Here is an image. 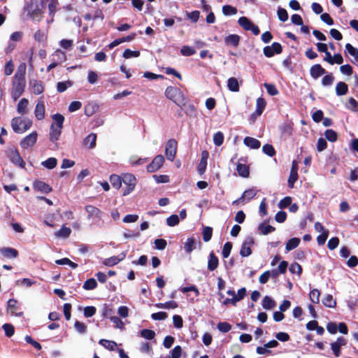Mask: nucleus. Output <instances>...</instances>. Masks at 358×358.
I'll return each instance as SVG.
<instances>
[{
	"instance_id": "1",
	"label": "nucleus",
	"mask_w": 358,
	"mask_h": 358,
	"mask_svg": "<svg viewBox=\"0 0 358 358\" xmlns=\"http://www.w3.org/2000/svg\"><path fill=\"white\" fill-rule=\"evenodd\" d=\"M24 11L27 15L34 21L39 22L43 18V11L39 8L38 3L35 1H31L24 7Z\"/></svg>"
},
{
	"instance_id": "2",
	"label": "nucleus",
	"mask_w": 358,
	"mask_h": 358,
	"mask_svg": "<svg viewBox=\"0 0 358 358\" xmlns=\"http://www.w3.org/2000/svg\"><path fill=\"white\" fill-rule=\"evenodd\" d=\"M32 122L27 117H15L11 120L13 130L17 134H23L31 128Z\"/></svg>"
},
{
	"instance_id": "3",
	"label": "nucleus",
	"mask_w": 358,
	"mask_h": 358,
	"mask_svg": "<svg viewBox=\"0 0 358 358\" xmlns=\"http://www.w3.org/2000/svg\"><path fill=\"white\" fill-rule=\"evenodd\" d=\"M165 96L178 106L185 103V97L181 91L175 87L169 86L165 90Z\"/></svg>"
},
{
	"instance_id": "4",
	"label": "nucleus",
	"mask_w": 358,
	"mask_h": 358,
	"mask_svg": "<svg viewBox=\"0 0 358 358\" xmlns=\"http://www.w3.org/2000/svg\"><path fill=\"white\" fill-rule=\"evenodd\" d=\"M25 87V80L13 78L11 88V96L15 101L17 100L23 94Z\"/></svg>"
},
{
	"instance_id": "5",
	"label": "nucleus",
	"mask_w": 358,
	"mask_h": 358,
	"mask_svg": "<svg viewBox=\"0 0 358 358\" xmlns=\"http://www.w3.org/2000/svg\"><path fill=\"white\" fill-rule=\"evenodd\" d=\"M122 182L127 186L123 191V196L129 194L135 188L136 179L131 173H125L122 176Z\"/></svg>"
},
{
	"instance_id": "6",
	"label": "nucleus",
	"mask_w": 358,
	"mask_h": 358,
	"mask_svg": "<svg viewBox=\"0 0 358 358\" xmlns=\"http://www.w3.org/2000/svg\"><path fill=\"white\" fill-rule=\"evenodd\" d=\"M177 150V141L175 139H169L166 144L165 155L166 159L171 162L173 161Z\"/></svg>"
},
{
	"instance_id": "7",
	"label": "nucleus",
	"mask_w": 358,
	"mask_h": 358,
	"mask_svg": "<svg viewBox=\"0 0 358 358\" xmlns=\"http://www.w3.org/2000/svg\"><path fill=\"white\" fill-rule=\"evenodd\" d=\"M282 51V45L277 42H274L271 45L264 48L263 52L266 57H271L275 54H280Z\"/></svg>"
},
{
	"instance_id": "8",
	"label": "nucleus",
	"mask_w": 358,
	"mask_h": 358,
	"mask_svg": "<svg viewBox=\"0 0 358 358\" xmlns=\"http://www.w3.org/2000/svg\"><path fill=\"white\" fill-rule=\"evenodd\" d=\"M38 134L36 131H33L30 134L25 136L20 143V146L24 149H27L32 147L36 142Z\"/></svg>"
},
{
	"instance_id": "9",
	"label": "nucleus",
	"mask_w": 358,
	"mask_h": 358,
	"mask_svg": "<svg viewBox=\"0 0 358 358\" xmlns=\"http://www.w3.org/2000/svg\"><path fill=\"white\" fill-rule=\"evenodd\" d=\"M254 239L252 237H247L243 243H242L240 255L241 256L245 257H248L252 254L251 246L254 244Z\"/></svg>"
},
{
	"instance_id": "10",
	"label": "nucleus",
	"mask_w": 358,
	"mask_h": 358,
	"mask_svg": "<svg viewBox=\"0 0 358 358\" xmlns=\"http://www.w3.org/2000/svg\"><path fill=\"white\" fill-rule=\"evenodd\" d=\"M164 162V158L162 155L156 156L152 162L147 166V171L153 173L159 170Z\"/></svg>"
},
{
	"instance_id": "11",
	"label": "nucleus",
	"mask_w": 358,
	"mask_h": 358,
	"mask_svg": "<svg viewBox=\"0 0 358 358\" xmlns=\"http://www.w3.org/2000/svg\"><path fill=\"white\" fill-rule=\"evenodd\" d=\"M9 158L15 165L18 166L22 169L24 168L25 162L17 150L10 151L9 153Z\"/></svg>"
},
{
	"instance_id": "12",
	"label": "nucleus",
	"mask_w": 358,
	"mask_h": 358,
	"mask_svg": "<svg viewBox=\"0 0 358 358\" xmlns=\"http://www.w3.org/2000/svg\"><path fill=\"white\" fill-rule=\"evenodd\" d=\"M257 192V190L255 188L247 189L243 193L242 196L238 199L234 201V203H238L243 200L249 201L256 196Z\"/></svg>"
},
{
	"instance_id": "13",
	"label": "nucleus",
	"mask_w": 358,
	"mask_h": 358,
	"mask_svg": "<svg viewBox=\"0 0 358 358\" xmlns=\"http://www.w3.org/2000/svg\"><path fill=\"white\" fill-rule=\"evenodd\" d=\"M53 57H57V62H52L47 67V71H50L52 69L55 68L59 64L62 63L63 61L66 59V55L64 52L59 50H57L53 55Z\"/></svg>"
},
{
	"instance_id": "14",
	"label": "nucleus",
	"mask_w": 358,
	"mask_h": 358,
	"mask_svg": "<svg viewBox=\"0 0 358 358\" xmlns=\"http://www.w3.org/2000/svg\"><path fill=\"white\" fill-rule=\"evenodd\" d=\"M7 312L11 315H15L20 317L22 315V312H17V301L13 299H10L8 301Z\"/></svg>"
},
{
	"instance_id": "15",
	"label": "nucleus",
	"mask_w": 358,
	"mask_h": 358,
	"mask_svg": "<svg viewBox=\"0 0 358 358\" xmlns=\"http://www.w3.org/2000/svg\"><path fill=\"white\" fill-rule=\"evenodd\" d=\"M86 212L87 213V218L91 219L93 217L101 218L102 212L96 207L92 205H87L85 207Z\"/></svg>"
},
{
	"instance_id": "16",
	"label": "nucleus",
	"mask_w": 358,
	"mask_h": 358,
	"mask_svg": "<svg viewBox=\"0 0 358 358\" xmlns=\"http://www.w3.org/2000/svg\"><path fill=\"white\" fill-rule=\"evenodd\" d=\"M34 114L36 118L38 120H41L45 117V104L42 100L38 101L35 107Z\"/></svg>"
},
{
	"instance_id": "17",
	"label": "nucleus",
	"mask_w": 358,
	"mask_h": 358,
	"mask_svg": "<svg viewBox=\"0 0 358 358\" xmlns=\"http://www.w3.org/2000/svg\"><path fill=\"white\" fill-rule=\"evenodd\" d=\"M325 73V69L322 68L320 64H315L312 66L310 69V76L314 79H317L319 77L324 75Z\"/></svg>"
},
{
	"instance_id": "18",
	"label": "nucleus",
	"mask_w": 358,
	"mask_h": 358,
	"mask_svg": "<svg viewBox=\"0 0 358 358\" xmlns=\"http://www.w3.org/2000/svg\"><path fill=\"white\" fill-rule=\"evenodd\" d=\"M29 85L31 88L32 92L35 94H41L44 91L42 81L32 80H30Z\"/></svg>"
},
{
	"instance_id": "19",
	"label": "nucleus",
	"mask_w": 358,
	"mask_h": 358,
	"mask_svg": "<svg viewBox=\"0 0 358 358\" xmlns=\"http://www.w3.org/2000/svg\"><path fill=\"white\" fill-rule=\"evenodd\" d=\"M0 252L4 257L8 259H14L18 255L17 250L12 248H0Z\"/></svg>"
},
{
	"instance_id": "20",
	"label": "nucleus",
	"mask_w": 358,
	"mask_h": 358,
	"mask_svg": "<svg viewBox=\"0 0 358 358\" xmlns=\"http://www.w3.org/2000/svg\"><path fill=\"white\" fill-rule=\"evenodd\" d=\"M218 264V258L215 255L213 252H211L208 257V269L210 271H215L217 268Z\"/></svg>"
},
{
	"instance_id": "21",
	"label": "nucleus",
	"mask_w": 358,
	"mask_h": 358,
	"mask_svg": "<svg viewBox=\"0 0 358 358\" xmlns=\"http://www.w3.org/2000/svg\"><path fill=\"white\" fill-rule=\"evenodd\" d=\"M243 143L247 147L251 149H258L261 146L260 141L252 137H245L243 140Z\"/></svg>"
},
{
	"instance_id": "22",
	"label": "nucleus",
	"mask_w": 358,
	"mask_h": 358,
	"mask_svg": "<svg viewBox=\"0 0 358 358\" xmlns=\"http://www.w3.org/2000/svg\"><path fill=\"white\" fill-rule=\"evenodd\" d=\"M62 129L59 127H55L51 125L50 126V140L52 142H56L59 140L61 133H62Z\"/></svg>"
},
{
	"instance_id": "23",
	"label": "nucleus",
	"mask_w": 358,
	"mask_h": 358,
	"mask_svg": "<svg viewBox=\"0 0 358 358\" xmlns=\"http://www.w3.org/2000/svg\"><path fill=\"white\" fill-rule=\"evenodd\" d=\"M196 248V240L194 237L192 236L187 239L184 243V250L187 253L192 252Z\"/></svg>"
},
{
	"instance_id": "24",
	"label": "nucleus",
	"mask_w": 358,
	"mask_h": 358,
	"mask_svg": "<svg viewBox=\"0 0 358 358\" xmlns=\"http://www.w3.org/2000/svg\"><path fill=\"white\" fill-rule=\"evenodd\" d=\"M266 107V101L263 98H258L256 101V110L254 114L252 115V117H254L255 115L259 116L262 114L264 108Z\"/></svg>"
},
{
	"instance_id": "25",
	"label": "nucleus",
	"mask_w": 358,
	"mask_h": 358,
	"mask_svg": "<svg viewBox=\"0 0 358 358\" xmlns=\"http://www.w3.org/2000/svg\"><path fill=\"white\" fill-rule=\"evenodd\" d=\"M240 41V36L237 34H229L224 38V42L228 45L236 47L238 45Z\"/></svg>"
},
{
	"instance_id": "26",
	"label": "nucleus",
	"mask_w": 358,
	"mask_h": 358,
	"mask_svg": "<svg viewBox=\"0 0 358 358\" xmlns=\"http://www.w3.org/2000/svg\"><path fill=\"white\" fill-rule=\"evenodd\" d=\"M335 90L336 95L343 96L348 93V86L345 83L340 81L336 84Z\"/></svg>"
},
{
	"instance_id": "27",
	"label": "nucleus",
	"mask_w": 358,
	"mask_h": 358,
	"mask_svg": "<svg viewBox=\"0 0 358 358\" xmlns=\"http://www.w3.org/2000/svg\"><path fill=\"white\" fill-rule=\"evenodd\" d=\"M96 135L95 134L92 133L84 139L83 143L88 148L92 149L96 146Z\"/></svg>"
},
{
	"instance_id": "28",
	"label": "nucleus",
	"mask_w": 358,
	"mask_h": 358,
	"mask_svg": "<svg viewBox=\"0 0 358 358\" xmlns=\"http://www.w3.org/2000/svg\"><path fill=\"white\" fill-rule=\"evenodd\" d=\"M71 234V229L69 227L63 225L62 228L55 233L57 238H67Z\"/></svg>"
},
{
	"instance_id": "29",
	"label": "nucleus",
	"mask_w": 358,
	"mask_h": 358,
	"mask_svg": "<svg viewBox=\"0 0 358 358\" xmlns=\"http://www.w3.org/2000/svg\"><path fill=\"white\" fill-rule=\"evenodd\" d=\"M29 104V101L22 98L20 99L17 106V111L20 115H25L27 113V106Z\"/></svg>"
},
{
	"instance_id": "30",
	"label": "nucleus",
	"mask_w": 358,
	"mask_h": 358,
	"mask_svg": "<svg viewBox=\"0 0 358 358\" xmlns=\"http://www.w3.org/2000/svg\"><path fill=\"white\" fill-rule=\"evenodd\" d=\"M34 187L43 193H48L52 190V188L50 187V185L43 181H36L34 183Z\"/></svg>"
},
{
	"instance_id": "31",
	"label": "nucleus",
	"mask_w": 358,
	"mask_h": 358,
	"mask_svg": "<svg viewBox=\"0 0 358 358\" xmlns=\"http://www.w3.org/2000/svg\"><path fill=\"white\" fill-rule=\"evenodd\" d=\"M155 306L158 308L163 309H175L178 308V304L175 301H169L165 303H158L155 304Z\"/></svg>"
},
{
	"instance_id": "32",
	"label": "nucleus",
	"mask_w": 358,
	"mask_h": 358,
	"mask_svg": "<svg viewBox=\"0 0 358 358\" xmlns=\"http://www.w3.org/2000/svg\"><path fill=\"white\" fill-rule=\"evenodd\" d=\"M99 343L103 346L105 348L109 350H111V351H114L116 350L117 348V343L116 342L113 341H109V340H106V339H101L99 342Z\"/></svg>"
},
{
	"instance_id": "33",
	"label": "nucleus",
	"mask_w": 358,
	"mask_h": 358,
	"mask_svg": "<svg viewBox=\"0 0 358 358\" xmlns=\"http://www.w3.org/2000/svg\"><path fill=\"white\" fill-rule=\"evenodd\" d=\"M26 64L24 63H21L17 69L16 73L13 78L25 80V73H26Z\"/></svg>"
},
{
	"instance_id": "34",
	"label": "nucleus",
	"mask_w": 358,
	"mask_h": 358,
	"mask_svg": "<svg viewBox=\"0 0 358 358\" xmlns=\"http://www.w3.org/2000/svg\"><path fill=\"white\" fill-rule=\"evenodd\" d=\"M301 241L299 238H292L289 239L287 243L285 245V249L287 252H289L296 248L298 247Z\"/></svg>"
},
{
	"instance_id": "35",
	"label": "nucleus",
	"mask_w": 358,
	"mask_h": 358,
	"mask_svg": "<svg viewBox=\"0 0 358 358\" xmlns=\"http://www.w3.org/2000/svg\"><path fill=\"white\" fill-rule=\"evenodd\" d=\"M227 87L231 92H238L239 91V83L236 78H230L227 80Z\"/></svg>"
},
{
	"instance_id": "36",
	"label": "nucleus",
	"mask_w": 358,
	"mask_h": 358,
	"mask_svg": "<svg viewBox=\"0 0 358 358\" xmlns=\"http://www.w3.org/2000/svg\"><path fill=\"white\" fill-rule=\"evenodd\" d=\"M275 306V302L268 296L264 297L262 307L266 310H271Z\"/></svg>"
},
{
	"instance_id": "37",
	"label": "nucleus",
	"mask_w": 358,
	"mask_h": 358,
	"mask_svg": "<svg viewBox=\"0 0 358 358\" xmlns=\"http://www.w3.org/2000/svg\"><path fill=\"white\" fill-rule=\"evenodd\" d=\"M236 170L239 176H241V177L247 178L249 176L250 172L248 166L238 163L236 166Z\"/></svg>"
},
{
	"instance_id": "38",
	"label": "nucleus",
	"mask_w": 358,
	"mask_h": 358,
	"mask_svg": "<svg viewBox=\"0 0 358 358\" xmlns=\"http://www.w3.org/2000/svg\"><path fill=\"white\" fill-rule=\"evenodd\" d=\"M52 118L53 120V123H52L51 125L55 127H59L62 128L63 124L64 121V117L59 113L55 114L52 116Z\"/></svg>"
},
{
	"instance_id": "39",
	"label": "nucleus",
	"mask_w": 358,
	"mask_h": 358,
	"mask_svg": "<svg viewBox=\"0 0 358 358\" xmlns=\"http://www.w3.org/2000/svg\"><path fill=\"white\" fill-rule=\"evenodd\" d=\"M258 229L260 231V233L263 235H267L271 232H273L275 229V227H272L271 225L266 224L264 223H262L259 225Z\"/></svg>"
},
{
	"instance_id": "40",
	"label": "nucleus",
	"mask_w": 358,
	"mask_h": 358,
	"mask_svg": "<svg viewBox=\"0 0 358 358\" xmlns=\"http://www.w3.org/2000/svg\"><path fill=\"white\" fill-rule=\"evenodd\" d=\"M110 182L113 187L119 189L122 183V176L120 177L115 174L111 175L110 177Z\"/></svg>"
},
{
	"instance_id": "41",
	"label": "nucleus",
	"mask_w": 358,
	"mask_h": 358,
	"mask_svg": "<svg viewBox=\"0 0 358 358\" xmlns=\"http://www.w3.org/2000/svg\"><path fill=\"white\" fill-rule=\"evenodd\" d=\"M238 22L241 27H242L245 30L249 31L250 27L253 24L248 17H241Z\"/></svg>"
},
{
	"instance_id": "42",
	"label": "nucleus",
	"mask_w": 358,
	"mask_h": 358,
	"mask_svg": "<svg viewBox=\"0 0 358 358\" xmlns=\"http://www.w3.org/2000/svg\"><path fill=\"white\" fill-rule=\"evenodd\" d=\"M41 164L48 169H52L57 166V160L55 157H50L48 159L43 161Z\"/></svg>"
},
{
	"instance_id": "43",
	"label": "nucleus",
	"mask_w": 358,
	"mask_h": 358,
	"mask_svg": "<svg viewBox=\"0 0 358 358\" xmlns=\"http://www.w3.org/2000/svg\"><path fill=\"white\" fill-rule=\"evenodd\" d=\"M345 50L358 63V49L353 47L350 43H347L345 45Z\"/></svg>"
},
{
	"instance_id": "44",
	"label": "nucleus",
	"mask_w": 358,
	"mask_h": 358,
	"mask_svg": "<svg viewBox=\"0 0 358 358\" xmlns=\"http://www.w3.org/2000/svg\"><path fill=\"white\" fill-rule=\"evenodd\" d=\"M97 287V282L95 279L90 278L87 280L83 284V289L85 290H92Z\"/></svg>"
},
{
	"instance_id": "45",
	"label": "nucleus",
	"mask_w": 358,
	"mask_h": 358,
	"mask_svg": "<svg viewBox=\"0 0 358 358\" xmlns=\"http://www.w3.org/2000/svg\"><path fill=\"white\" fill-rule=\"evenodd\" d=\"M322 303L325 306L329 308H334L336 305V301L331 294H327L322 300Z\"/></svg>"
},
{
	"instance_id": "46",
	"label": "nucleus",
	"mask_w": 358,
	"mask_h": 358,
	"mask_svg": "<svg viewBox=\"0 0 358 358\" xmlns=\"http://www.w3.org/2000/svg\"><path fill=\"white\" fill-rule=\"evenodd\" d=\"M236 8L230 6V5H224L222 6V13L224 15H234L237 13Z\"/></svg>"
},
{
	"instance_id": "47",
	"label": "nucleus",
	"mask_w": 358,
	"mask_h": 358,
	"mask_svg": "<svg viewBox=\"0 0 358 358\" xmlns=\"http://www.w3.org/2000/svg\"><path fill=\"white\" fill-rule=\"evenodd\" d=\"M320 292L317 289H313L310 292L309 298L313 303H318L320 302Z\"/></svg>"
},
{
	"instance_id": "48",
	"label": "nucleus",
	"mask_w": 358,
	"mask_h": 358,
	"mask_svg": "<svg viewBox=\"0 0 358 358\" xmlns=\"http://www.w3.org/2000/svg\"><path fill=\"white\" fill-rule=\"evenodd\" d=\"M297 179H298L297 170L292 169L291 173H290V175H289V177L288 179L289 187L292 188L294 187V182L297 180Z\"/></svg>"
},
{
	"instance_id": "49",
	"label": "nucleus",
	"mask_w": 358,
	"mask_h": 358,
	"mask_svg": "<svg viewBox=\"0 0 358 358\" xmlns=\"http://www.w3.org/2000/svg\"><path fill=\"white\" fill-rule=\"evenodd\" d=\"M34 40L38 43H43L46 40V34L45 31L38 29L34 34Z\"/></svg>"
},
{
	"instance_id": "50",
	"label": "nucleus",
	"mask_w": 358,
	"mask_h": 358,
	"mask_svg": "<svg viewBox=\"0 0 358 358\" xmlns=\"http://www.w3.org/2000/svg\"><path fill=\"white\" fill-rule=\"evenodd\" d=\"M325 138L330 142H335L337 140V133L333 129H327L324 133Z\"/></svg>"
},
{
	"instance_id": "51",
	"label": "nucleus",
	"mask_w": 358,
	"mask_h": 358,
	"mask_svg": "<svg viewBox=\"0 0 358 358\" xmlns=\"http://www.w3.org/2000/svg\"><path fill=\"white\" fill-rule=\"evenodd\" d=\"M213 234V229L210 227H204L202 231L203 239L205 242H208L211 238Z\"/></svg>"
},
{
	"instance_id": "52",
	"label": "nucleus",
	"mask_w": 358,
	"mask_h": 358,
	"mask_svg": "<svg viewBox=\"0 0 358 358\" xmlns=\"http://www.w3.org/2000/svg\"><path fill=\"white\" fill-rule=\"evenodd\" d=\"M140 334L141 336L148 340H152L155 336V333L154 331L147 329L141 330Z\"/></svg>"
},
{
	"instance_id": "53",
	"label": "nucleus",
	"mask_w": 358,
	"mask_h": 358,
	"mask_svg": "<svg viewBox=\"0 0 358 358\" xmlns=\"http://www.w3.org/2000/svg\"><path fill=\"white\" fill-rule=\"evenodd\" d=\"M49 1L48 3V10L49 14L52 16H54L57 11V6L59 5L57 0H48Z\"/></svg>"
},
{
	"instance_id": "54",
	"label": "nucleus",
	"mask_w": 358,
	"mask_h": 358,
	"mask_svg": "<svg viewBox=\"0 0 358 358\" xmlns=\"http://www.w3.org/2000/svg\"><path fill=\"white\" fill-rule=\"evenodd\" d=\"M278 19L282 22H286L288 20V13L285 8L279 7L277 10Z\"/></svg>"
},
{
	"instance_id": "55",
	"label": "nucleus",
	"mask_w": 358,
	"mask_h": 358,
	"mask_svg": "<svg viewBox=\"0 0 358 358\" xmlns=\"http://www.w3.org/2000/svg\"><path fill=\"white\" fill-rule=\"evenodd\" d=\"M110 320L114 324L115 328L124 329V324L117 316H110Z\"/></svg>"
},
{
	"instance_id": "56",
	"label": "nucleus",
	"mask_w": 358,
	"mask_h": 358,
	"mask_svg": "<svg viewBox=\"0 0 358 358\" xmlns=\"http://www.w3.org/2000/svg\"><path fill=\"white\" fill-rule=\"evenodd\" d=\"M334 81V77L331 73L326 75L322 80V85L324 87L331 86Z\"/></svg>"
},
{
	"instance_id": "57",
	"label": "nucleus",
	"mask_w": 358,
	"mask_h": 358,
	"mask_svg": "<svg viewBox=\"0 0 358 358\" xmlns=\"http://www.w3.org/2000/svg\"><path fill=\"white\" fill-rule=\"evenodd\" d=\"M224 141V135L221 131L216 132L213 136V143L216 146H220Z\"/></svg>"
},
{
	"instance_id": "58",
	"label": "nucleus",
	"mask_w": 358,
	"mask_h": 358,
	"mask_svg": "<svg viewBox=\"0 0 358 358\" xmlns=\"http://www.w3.org/2000/svg\"><path fill=\"white\" fill-rule=\"evenodd\" d=\"M217 329L222 333H227L231 329V325L227 322H221L217 324Z\"/></svg>"
},
{
	"instance_id": "59",
	"label": "nucleus",
	"mask_w": 358,
	"mask_h": 358,
	"mask_svg": "<svg viewBox=\"0 0 358 358\" xmlns=\"http://www.w3.org/2000/svg\"><path fill=\"white\" fill-rule=\"evenodd\" d=\"M180 52L183 56H192L195 54V50L190 46L184 45L180 49Z\"/></svg>"
},
{
	"instance_id": "60",
	"label": "nucleus",
	"mask_w": 358,
	"mask_h": 358,
	"mask_svg": "<svg viewBox=\"0 0 358 358\" xmlns=\"http://www.w3.org/2000/svg\"><path fill=\"white\" fill-rule=\"evenodd\" d=\"M72 86V83L69 80L66 82H59L57 85V90L59 92H64L69 87Z\"/></svg>"
},
{
	"instance_id": "61",
	"label": "nucleus",
	"mask_w": 358,
	"mask_h": 358,
	"mask_svg": "<svg viewBox=\"0 0 358 358\" xmlns=\"http://www.w3.org/2000/svg\"><path fill=\"white\" fill-rule=\"evenodd\" d=\"M146 162V158H138L136 156H132L129 159V162L133 166L141 165L145 164Z\"/></svg>"
},
{
	"instance_id": "62",
	"label": "nucleus",
	"mask_w": 358,
	"mask_h": 358,
	"mask_svg": "<svg viewBox=\"0 0 358 358\" xmlns=\"http://www.w3.org/2000/svg\"><path fill=\"white\" fill-rule=\"evenodd\" d=\"M231 248H232V243L231 242H227L224 245L222 252L223 258L225 259V258L229 257V256L231 253Z\"/></svg>"
},
{
	"instance_id": "63",
	"label": "nucleus",
	"mask_w": 358,
	"mask_h": 358,
	"mask_svg": "<svg viewBox=\"0 0 358 358\" xmlns=\"http://www.w3.org/2000/svg\"><path fill=\"white\" fill-rule=\"evenodd\" d=\"M289 271L292 273H296L298 275H300L302 272V268L299 264L294 262L290 265Z\"/></svg>"
},
{
	"instance_id": "64",
	"label": "nucleus",
	"mask_w": 358,
	"mask_h": 358,
	"mask_svg": "<svg viewBox=\"0 0 358 358\" xmlns=\"http://www.w3.org/2000/svg\"><path fill=\"white\" fill-rule=\"evenodd\" d=\"M179 223V217L177 215H172L166 219V224L170 227H174Z\"/></svg>"
}]
</instances>
